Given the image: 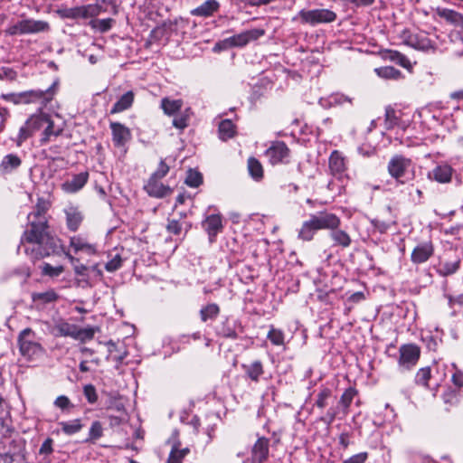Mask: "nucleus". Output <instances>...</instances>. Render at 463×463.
Here are the masks:
<instances>
[{
	"mask_svg": "<svg viewBox=\"0 0 463 463\" xmlns=\"http://www.w3.org/2000/svg\"><path fill=\"white\" fill-rule=\"evenodd\" d=\"M332 395V391L329 388L324 387L317 393L316 400V406L324 409L327 405V401Z\"/></svg>",
	"mask_w": 463,
	"mask_h": 463,
	"instance_id": "c03bdc74",
	"label": "nucleus"
},
{
	"mask_svg": "<svg viewBox=\"0 0 463 463\" xmlns=\"http://www.w3.org/2000/svg\"><path fill=\"white\" fill-rule=\"evenodd\" d=\"M64 268L61 265L52 266L49 263H44L42 267V273L52 278L60 276Z\"/></svg>",
	"mask_w": 463,
	"mask_h": 463,
	"instance_id": "de8ad7c7",
	"label": "nucleus"
},
{
	"mask_svg": "<svg viewBox=\"0 0 463 463\" xmlns=\"http://www.w3.org/2000/svg\"><path fill=\"white\" fill-rule=\"evenodd\" d=\"M59 426H61L62 432L66 435H73L79 432L83 427L80 419H74L68 421H61L59 422Z\"/></svg>",
	"mask_w": 463,
	"mask_h": 463,
	"instance_id": "2f4dec72",
	"label": "nucleus"
},
{
	"mask_svg": "<svg viewBox=\"0 0 463 463\" xmlns=\"http://www.w3.org/2000/svg\"><path fill=\"white\" fill-rule=\"evenodd\" d=\"M268 339L275 345H284V334L281 330L271 327L267 335Z\"/></svg>",
	"mask_w": 463,
	"mask_h": 463,
	"instance_id": "09e8293b",
	"label": "nucleus"
},
{
	"mask_svg": "<svg viewBox=\"0 0 463 463\" xmlns=\"http://www.w3.org/2000/svg\"><path fill=\"white\" fill-rule=\"evenodd\" d=\"M459 266L460 260L458 258L454 260L444 261L440 264L439 273L444 277L452 275L458 271Z\"/></svg>",
	"mask_w": 463,
	"mask_h": 463,
	"instance_id": "4c0bfd02",
	"label": "nucleus"
},
{
	"mask_svg": "<svg viewBox=\"0 0 463 463\" xmlns=\"http://www.w3.org/2000/svg\"><path fill=\"white\" fill-rule=\"evenodd\" d=\"M18 342L21 354L30 360L36 359L44 353L42 345L35 341L34 333L29 328L20 333Z\"/></svg>",
	"mask_w": 463,
	"mask_h": 463,
	"instance_id": "39448f33",
	"label": "nucleus"
},
{
	"mask_svg": "<svg viewBox=\"0 0 463 463\" xmlns=\"http://www.w3.org/2000/svg\"><path fill=\"white\" fill-rule=\"evenodd\" d=\"M70 247L75 253H84L91 256L96 254L97 247L95 244L89 241V240L81 235L73 236L70 240Z\"/></svg>",
	"mask_w": 463,
	"mask_h": 463,
	"instance_id": "2eb2a0df",
	"label": "nucleus"
},
{
	"mask_svg": "<svg viewBox=\"0 0 463 463\" xmlns=\"http://www.w3.org/2000/svg\"><path fill=\"white\" fill-rule=\"evenodd\" d=\"M442 399L445 403H454L457 400V395L454 391L449 390L442 395Z\"/></svg>",
	"mask_w": 463,
	"mask_h": 463,
	"instance_id": "69168bd1",
	"label": "nucleus"
},
{
	"mask_svg": "<svg viewBox=\"0 0 463 463\" xmlns=\"http://www.w3.org/2000/svg\"><path fill=\"white\" fill-rule=\"evenodd\" d=\"M54 405L61 410H64L71 406V401L67 396L60 395L54 401Z\"/></svg>",
	"mask_w": 463,
	"mask_h": 463,
	"instance_id": "052dcab7",
	"label": "nucleus"
},
{
	"mask_svg": "<svg viewBox=\"0 0 463 463\" xmlns=\"http://www.w3.org/2000/svg\"><path fill=\"white\" fill-rule=\"evenodd\" d=\"M330 174L335 178L342 180L346 176V159L341 152L334 150L328 159Z\"/></svg>",
	"mask_w": 463,
	"mask_h": 463,
	"instance_id": "9b49d317",
	"label": "nucleus"
},
{
	"mask_svg": "<svg viewBox=\"0 0 463 463\" xmlns=\"http://www.w3.org/2000/svg\"><path fill=\"white\" fill-rule=\"evenodd\" d=\"M83 392L90 403H95L98 400L96 389L92 384H87L83 388Z\"/></svg>",
	"mask_w": 463,
	"mask_h": 463,
	"instance_id": "864d4df0",
	"label": "nucleus"
},
{
	"mask_svg": "<svg viewBox=\"0 0 463 463\" xmlns=\"http://www.w3.org/2000/svg\"><path fill=\"white\" fill-rule=\"evenodd\" d=\"M49 29L50 25L45 21L24 19L9 26L5 32L10 35H15L43 33L49 31Z\"/></svg>",
	"mask_w": 463,
	"mask_h": 463,
	"instance_id": "423d86ee",
	"label": "nucleus"
},
{
	"mask_svg": "<svg viewBox=\"0 0 463 463\" xmlns=\"http://www.w3.org/2000/svg\"><path fill=\"white\" fill-rule=\"evenodd\" d=\"M266 156L272 165H276L288 157L289 149L284 142L276 141L267 149Z\"/></svg>",
	"mask_w": 463,
	"mask_h": 463,
	"instance_id": "4468645a",
	"label": "nucleus"
},
{
	"mask_svg": "<svg viewBox=\"0 0 463 463\" xmlns=\"http://www.w3.org/2000/svg\"><path fill=\"white\" fill-rule=\"evenodd\" d=\"M356 395V390L354 388L346 389L342 394L339 404L343 408L344 414H347L348 408L351 405L354 396Z\"/></svg>",
	"mask_w": 463,
	"mask_h": 463,
	"instance_id": "a19ab883",
	"label": "nucleus"
},
{
	"mask_svg": "<svg viewBox=\"0 0 463 463\" xmlns=\"http://www.w3.org/2000/svg\"><path fill=\"white\" fill-rule=\"evenodd\" d=\"M252 463H261L267 459L269 455V439L260 438L252 448Z\"/></svg>",
	"mask_w": 463,
	"mask_h": 463,
	"instance_id": "6ab92c4d",
	"label": "nucleus"
},
{
	"mask_svg": "<svg viewBox=\"0 0 463 463\" xmlns=\"http://www.w3.org/2000/svg\"><path fill=\"white\" fill-rule=\"evenodd\" d=\"M401 38L406 45L414 49L428 50L431 47L430 41L426 37L414 34L409 30H404L401 34Z\"/></svg>",
	"mask_w": 463,
	"mask_h": 463,
	"instance_id": "dca6fc26",
	"label": "nucleus"
},
{
	"mask_svg": "<svg viewBox=\"0 0 463 463\" xmlns=\"http://www.w3.org/2000/svg\"><path fill=\"white\" fill-rule=\"evenodd\" d=\"M336 415H337L336 410L335 409H330L326 412V416L324 418H322V420L325 421L327 424H331L335 420Z\"/></svg>",
	"mask_w": 463,
	"mask_h": 463,
	"instance_id": "338daca9",
	"label": "nucleus"
},
{
	"mask_svg": "<svg viewBox=\"0 0 463 463\" xmlns=\"http://www.w3.org/2000/svg\"><path fill=\"white\" fill-rule=\"evenodd\" d=\"M247 375L252 380L257 382L260 376L263 373L262 364L260 361H255L250 365L244 366Z\"/></svg>",
	"mask_w": 463,
	"mask_h": 463,
	"instance_id": "79ce46f5",
	"label": "nucleus"
},
{
	"mask_svg": "<svg viewBox=\"0 0 463 463\" xmlns=\"http://www.w3.org/2000/svg\"><path fill=\"white\" fill-rule=\"evenodd\" d=\"M248 170L250 176L256 180L260 181L263 177V168L259 160L254 157H250L248 160Z\"/></svg>",
	"mask_w": 463,
	"mask_h": 463,
	"instance_id": "e433bc0d",
	"label": "nucleus"
},
{
	"mask_svg": "<svg viewBox=\"0 0 463 463\" xmlns=\"http://www.w3.org/2000/svg\"><path fill=\"white\" fill-rule=\"evenodd\" d=\"M368 458L367 452H361L355 455H353L349 458L345 459L342 463H364Z\"/></svg>",
	"mask_w": 463,
	"mask_h": 463,
	"instance_id": "13d9d810",
	"label": "nucleus"
},
{
	"mask_svg": "<svg viewBox=\"0 0 463 463\" xmlns=\"http://www.w3.org/2000/svg\"><path fill=\"white\" fill-rule=\"evenodd\" d=\"M434 254V245L431 241L419 243L412 250L411 260L414 264H421L428 261Z\"/></svg>",
	"mask_w": 463,
	"mask_h": 463,
	"instance_id": "f8f14e48",
	"label": "nucleus"
},
{
	"mask_svg": "<svg viewBox=\"0 0 463 463\" xmlns=\"http://www.w3.org/2000/svg\"><path fill=\"white\" fill-rule=\"evenodd\" d=\"M57 90V82H53L52 85L45 90H32L20 93H10L2 95V99L14 104H28L40 101L43 106H46L51 100H52Z\"/></svg>",
	"mask_w": 463,
	"mask_h": 463,
	"instance_id": "7ed1b4c3",
	"label": "nucleus"
},
{
	"mask_svg": "<svg viewBox=\"0 0 463 463\" xmlns=\"http://www.w3.org/2000/svg\"><path fill=\"white\" fill-rule=\"evenodd\" d=\"M182 226L178 221H169L167 224V231L174 234H178L181 232Z\"/></svg>",
	"mask_w": 463,
	"mask_h": 463,
	"instance_id": "e2e57ef3",
	"label": "nucleus"
},
{
	"mask_svg": "<svg viewBox=\"0 0 463 463\" xmlns=\"http://www.w3.org/2000/svg\"><path fill=\"white\" fill-rule=\"evenodd\" d=\"M122 259L117 254L114 258H112L109 262H107L105 268L108 271L113 272L118 269L121 267Z\"/></svg>",
	"mask_w": 463,
	"mask_h": 463,
	"instance_id": "6e6d98bb",
	"label": "nucleus"
},
{
	"mask_svg": "<svg viewBox=\"0 0 463 463\" xmlns=\"http://www.w3.org/2000/svg\"><path fill=\"white\" fill-rule=\"evenodd\" d=\"M430 379V367L420 368L416 374V383L423 386H428L429 380Z\"/></svg>",
	"mask_w": 463,
	"mask_h": 463,
	"instance_id": "603ef678",
	"label": "nucleus"
},
{
	"mask_svg": "<svg viewBox=\"0 0 463 463\" xmlns=\"http://www.w3.org/2000/svg\"><path fill=\"white\" fill-rule=\"evenodd\" d=\"M235 135V126L230 119L222 120L219 125V137L222 140L232 138Z\"/></svg>",
	"mask_w": 463,
	"mask_h": 463,
	"instance_id": "f704fd0d",
	"label": "nucleus"
},
{
	"mask_svg": "<svg viewBox=\"0 0 463 463\" xmlns=\"http://www.w3.org/2000/svg\"><path fill=\"white\" fill-rule=\"evenodd\" d=\"M452 168L449 165H439L430 174L435 181L445 184L451 180Z\"/></svg>",
	"mask_w": 463,
	"mask_h": 463,
	"instance_id": "b1692460",
	"label": "nucleus"
},
{
	"mask_svg": "<svg viewBox=\"0 0 463 463\" xmlns=\"http://www.w3.org/2000/svg\"><path fill=\"white\" fill-rule=\"evenodd\" d=\"M89 175L82 172L75 175L71 180L66 181L61 184V188L66 193H75L80 190L87 183Z\"/></svg>",
	"mask_w": 463,
	"mask_h": 463,
	"instance_id": "aec40b11",
	"label": "nucleus"
},
{
	"mask_svg": "<svg viewBox=\"0 0 463 463\" xmlns=\"http://www.w3.org/2000/svg\"><path fill=\"white\" fill-rule=\"evenodd\" d=\"M112 140L116 146H124L131 137L130 130L121 123L111 122Z\"/></svg>",
	"mask_w": 463,
	"mask_h": 463,
	"instance_id": "a211bd4d",
	"label": "nucleus"
},
{
	"mask_svg": "<svg viewBox=\"0 0 463 463\" xmlns=\"http://www.w3.org/2000/svg\"><path fill=\"white\" fill-rule=\"evenodd\" d=\"M330 237L335 245L342 246L344 248L349 247L352 241L347 232L343 230H339L338 228L331 230Z\"/></svg>",
	"mask_w": 463,
	"mask_h": 463,
	"instance_id": "7c9ffc66",
	"label": "nucleus"
},
{
	"mask_svg": "<svg viewBox=\"0 0 463 463\" xmlns=\"http://www.w3.org/2000/svg\"><path fill=\"white\" fill-rule=\"evenodd\" d=\"M220 4L216 0H207L191 11L192 15L209 17L218 11Z\"/></svg>",
	"mask_w": 463,
	"mask_h": 463,
	"instance_id": "5701e85b",
	"label": "nucleus"
},
{
	"mask_svg": "<svg viewBox=\"0 0 463 463\" xmlns=\"http://www.w3.org/2000/svg\"><path fill=\"white\" fill-rule=\"evenodd\" d=\"M114 22L115 21L112 18L93 19L90 22V25L94 30H97L100 33H105L111 29Z\"/></svg>",
	"mask_w": 463,
	"mask_h": 463,
	"instance_id": "ea45409f",
	"label": "nucleus"
},
{
	"mask_svg": "<svg viewBox=\"0 0 463 463\" xmlns=\"http://www.w3.org/2000/svg\"><path fill=\"white\" fill-rule=\"evenodd\" d=\"M146 192L154 197H164L171 193V189L168 186L164 185L159 182V179L150 177L147 184L145 186Z\"/></svg>",
	"mask_w": 463,
	"mask_h": 463,
	"instance_id": "4be33fe9",
	"label": "nucleus"
},
{
	"mask_svg": "<svg viewBox=\"0 0 463 463\" xmlns=\"http://www.w3.org/2000/svg\"><path fill=\"white\" fill-rule=\"evenodd\" d=\"M203 182L202 175L194 170L190 169L185 178V184L190 187H198Z\"/></svg>",
	"mask_w": 463,
	"mask_h": 463,
	"instance_id": "49530a36",
	"label": "nucleus"
},
{
	"mask_svg": "<svg viewBox=\"0 0 463 463\" xmlns=\"http://www.w3.org/2000/svg\"><path fill=\"white\" fill-rule=\"evenodd\" d=\"M190 109H187L184 113L175 117L173 120V126L179 129H184L188 126Z\"/></svg>",
	"mask_w": 463,
	"mask_h": 463,
	"instance_id": "3c124183",
	"label": "nucleus"
},
{
	"mask_svg": "<svg viewBox=\"0 0 463 463\" xmlns=\"http://www.w3.org/2000/svg\"><path fill=\"white\" fill-rule=\"evenodd\" d=\"M21 165V159L14 154H9L2 160V170L11 171Z\"/></svg>",
	"mask_w": 463,
	"mask_h": 463,
	"instance_id": "37998d69",
	"label": "nucleus"
},
{
	"mask_svg": "<svg viewBox=\"0 0 463 463\" xmlns=\"http://www.w3.org/2000/svg\"><path fill=\"white\" fill-rule=\"evenodd\" d=\"M384 59L393 61L405 69L410 70L411 68L409 59L397 51H386L384 52Z\"/></svg>",
	"mask_w": 463,
	"mask_h": 463,
	"instance_id": "c85d7f7f",
	"label": "nucleus"
},
{
	"mask_svg": "<svg viewBox=\"0 0 463 463\" xmlns=\"http://www.w3.org/2000/svg\"><path fill=\"white\" fill-rule=\"evenodd\" d=\"M203 227L211 238L215 237L222 230V216L220 214L207 216L203 222Z\"/></svg>",
	"mask_w": 463,
	"mask_h": 463,
	"instance_id": "412c9836",
	"label": "nucleus"
},
{
	"mask_svg": "<svg viewBox=\"0 0 463 463\" xmlns=\"http://www.w3.org/2000/svg\"><path fill=\"white\" fill-rule=\"evenodd\" d=\"M64 16L71 19L82 18V7L77 6L65 11Z\"/></svg>",
	"mask_w": 463,
	"mask_h": 463,
	"instance_id": "bf43d9fd",
	"label": "nucleus"
},
{
	"mask_svg": "<svg viewBox=\"0 0 463 463\" xmlns=\"http://www.w3.org/2000/svg\"><path fill=\"white\" fill-rule=\"evenodd\" d=\"M33 300H41L44 303L55 301L58 298V295L54 290H47L45 292L35 293L33 296Z\"/></svg>",
	"mask_w": 463,
	"mask_h": 463,
	"instance_id": "8fccbe9b",
	"label": "nucleus"
},
{
	"mask_svg": "<svg viewBox=\"0 0 463 463\" xmlns=\"http://www.w3.org/2000/svg\"><path fill=\"white\" fill-rule=\"evenodd\" d=\"M220 313V308L218 305L212 303L203 307L200 310V317L202 321L206 322L209 319L215 318Z\"/></svg>",
	"mask_w": 463,
	"mask_h": 463,
	"instance_id": "58836bf2",
	"label": "nucleus"
},
{
	"mask_svg": "<svg viewBox=\"0 0 463 463\" xmlns=\"http://www.w3.org/2000/svg\"><path fill=\"white\" fill-rule=\"evenodd\" d=\"M452 382L455 385L458 387H463V372L456 369L455 373L452 375Z\"/></svg>",
	"mask_w": 463,
	"mask_h": 463,
	"instance_id": "0e129e2a",
	"label": "nucleus"
},
{
	"mask_svg": "<svg viewBox=\"0 0 463 463\" xmlns=\"http://www.w3.org/2000/svg\"><path fill=\"white\" fill-rule=\"evenodd\" d=\"M43 129V142L50 140L52 137H57L61 132V128L55 126L51 118L43 112L32 115L25 122L24 126L20 128V137L23 139L32 136L36 131Z\"/></svg>",
	"mask_w": 463,
	"mask_h": 463,
	"instance_id": "f03ea898",
	"label": "nucleus"
},
{
	"mask_svg": "<svg viewBox=\"0 0 463 463\" xmlns=\"http://www.w3.org/2000/svg\"><path fill=\"white\" fill-rule=\"evenodd\" d=\"M317 231L319 230L317 229L316 222L310 216V218L307 221H305L302 223L301 228L298 232V238L307 241H311Z\"/></svg>",
	"mask_w": 463,
	"mask_h": 463,
	"instance_id": "a878e982",
	"label": "nucleus"
},
{
	"mask_svg": "<svg viewBox=\"0 0 463 463\" xmlns=\"http://www.w3.org/2000/svg\"><path fill=\"white\" fill-rule=\"evenodd\" d=\"M52 439H46L44 442L42 444L39 453L49 455L52 452Z\"/></svg>",
	"mask_w": 463,
	"mask_h": 463,
	"instance_id": "680f3d73",
	"label": "nucleus"
},
{
	"mask_svg": "<svg viewBox=\"0 0 463 463\" xmlns=\"http://www.w3.org/2000/svg\"><path fill=\"white\" fill-rule=\"evenodd\" d=\"M265 31L263 29L255 28L244 31L241 33L235 34L223 40L224 48L242 47L251 41H255L263 36Z\"/></svg>",
	"mask_w": 463,
	"mask_h": 463,
	"instance_id": "6e6552de",
	"label": "nucleus"
},
{
	"mask_svg": "<svg viewBox=\"0 0 463 463\" xmlns=\"http://www.w3.org/2000/svg\"><path fill=\"white\" fill-rule=\"evenodd\" d=\"M189 452L190 449L188 448L179 449L178 444L175 443L169 454L167 463H182Z\"/></svg>",
	"mask_w": 463,
	"mask_h": 463,
	"instance_id": "473e14b6",
	"label": "nucleus"
},
{
	"mask_svg": "<svg viewBox=\"0 0 463 463\" xmlns=\"http://www.w3.org/2000/svg\"><path fill=\"white\" fill-rule=\"evenodd\" d=\"M51 333L56 337H71L75 340L84 341L91 339L95 332L93 328H80L75 324L59 318L52 326Z\"/></svg>",
	"mask_w": 463,
	"mask_h": 463,
	"instance_id": "20e7f679",
	"label": "nucleus"
},
{
	"mask_svg": "<svg viewBox=\"0 0 463 463\" xmlns=\"http://www.w3.org/2000/svg\"><path fill=\"white\" fill-rule=\"evenodd\" d=\"M135 94L129 90L123 94L118 100L113 105L110 113L116 114L129 109L134 102Z\"/></svg>",
	"mask_w": 463,
	"mask_h": 463,
	"instance_id": "393cba45",
	"label": "nucleus"
},
{
	"mask_svg": "<svg viewBox=\"0 0 463 463\" xmlns=\"http://www.w3.org/2000/svg\"><path fill=\"white\" fill-rule=\"evenodd\" d=\"M300 19L301 23L315 25L332 23L336 19L335 12L329 9L301 10L293 20Z\"/></svg>",
	"mask_w": 463,
	"mask_h": 463,
	"instance_id": "0eeeda50",
	"label": "nucleus"
},
{
	"mask_svg": "<svg viewBox=\"0 0 463 463\" xmlns=\"http://www.w3.org/2000/svg\"><path fill=\"white\" fill-rule=\"evenodd\" d=\"M399 364L406 369L413 367L420 355V347L413 344L403 345L399 350Z\"/></svg>",
	"mask_w": 463,
	"mask_h": 463,
	"instance_id": "9d476101",
	"label": "nucleus"
},
{
	"mask_svg": "<svg viewBox=\"0 0 463 463\" xmlns=\"http://www.w3.org/2000/svg\"><path fill=\"white\" fill-rule=\"evenodd\" d=\"M318 230H335L340 226V218L335 213L320 212L311 215Z\"/></svg>",
	"mask_w": 463,
	"mask_h": 463,
	"instance_id": "ddd939ff",
	"label": "nucleus"
},
{
	"mask_svg": "<svg viewBox=\"0 0 463 463\" xmlns=\"http://www.w3.org/2000/svg\"><path fill=\"white\" fill-rule=\"evenodd\" d=\"M183 106L182 99H171L169 98H164L161 100V109L165 114L168 116L175 115L178 112Z\"/></svg>",
	"mask_w": 463,
	"mask_h": 463,
	"instance_id": "cd10ccee",
	"label": "nucleus"
},
{
	"mask_svg": "<svg viewBox=\"0 0 463 463\" xmlns=\"http://www.w3.org/2000/svg\"><path fill=\"white\" fill-rule=\"evenodd\" d=\"M436 13L439 17L444 18L448 22L455 24H463V15L456 11L447 8H438Z\"/></svg>",
	"mask_w": 463,
	"mask_h": 463,
	"instance_id": "c756f323",
	"label": "nucleus"
},
{
	"mask_svg": "<svg viewBox=\"0 0 463 463\" xmlns=\"http://www.w3.org/2000/svg\"><path fill=\"white\" fill-rule=\"evenodd\" d=\"M82 19L95 18L103 13L117 14V7L110 0H98L95 3L81 5Z\"/></svg>",
	"mask_w": 463,
	"mask_h": 463,
	"instance_id": "1a4fd4ad",
	"label": "nucleus"
},
{
	"mask_svg": "<svg viewBox=\"0 0 463 463\" xmlns=\"http://www.w3.org/2000/svg\"><path fill=\"white\" fill-rule=\"evenodd\" d=\"M374 71L380 78L386 80H398L402 77L401 71L392 66L375 68Z\"/></svg>",
	"mask_w": 463,
	"mask_h": 463,
	"instance_id": "72a5a7b5",
	"label": "nucleus"
},
{
	"mask_svg": "<svg viewBox=\"0 0 463 463\" xmlns=\"http://www.w3.org/2000/svg\"><path fill=\"white\" fill-rule=\"evenodd\" d=\"M411 160L402 156H393L388 164V172L395 179L404 175L405 171L411 165Z\"/></svg>",
	"mask_w": 463,
	"mask_h": 463,
	"instance_id": "f3484780",
	"label": "nucleus"
},
{
	"mask_svg": "<svg viewBox=\"0 0 463 463\" xmlns=\"http://www.w3.org/2000/svg\"><path fill=\"white\" fill-rule=\"evenodd\" d=\"M48 203L40 200L36 209L28 214L29 224L24 231L20 249L33 260H38L57 252L61 247L60 240L48 232L45 213Z\"/></svg>",
	"mask_w": 463,
	"mask_h": 463,
	"instance_id": "f257e3e1",
	"label": "nucleus"
},
{
	"mask_svg": "<svg viewBox=\"0 0 463 463\" xmlns=\"http://www.w3.org/2000/svg\"><path fill=\"white\" fill-rule=\"evenodd\" d=\"M345 102L351 103V99L340 93H335L330 95L327 99H320V104L323 107L343 105Z\"/></svg>",
	"mask_w": 463,
	"mask_h": 463,
	"instance_id": "c9c22d12",
	"label": "nucleus"
},
{
	"mask_svg": "<svg viewBox=\"0 0 463 463\" xmlns=\"http://www.w3.org/2000/svg\"><path fill=\"white\" fill-rule=\"evenodd\" d=\"M103 435V428L99 421L96 420L93 421L90 430H89V437L86 439V441H95L98 439H99Z\"/></svg>",
	"mask_w": 463,
	"mask_h": 463,
	"instance_id": "a18cd8bd",
	"label": "nucleus"
},
{
	"mask_svg": "<svg viewBox=\"0 0 463 463\" xmlns=\"http://www.w3.org/2000/svg\"><path fill=\"white\" fill-rule=\"evenodd\" d=\"M22 447L23 446H22L21 442L16 443L14 446V449L12 452H6L5 454L4 460L5 462H12L16 458L21 457L22 456Z\"/></svg>",
	"mask_w": 463,
	"mask_h": 463,
	"instance_id": "5fc2aeb1",
	"label": "nucleus"
},
{
	"mask_svg": "<svg viewBox=\"0 0 463 463\" xmlns=\"http://www.w3.org/2000/svg\"><path fill=\"white\" fill-rule=\"evenodd\" d=\"M65 213L68 228L71 231L75 232L82 221V215L80 212L77 208L69 207L65 210Z\"/></svg>",
	"mask_w": 463,
	"mask_h": 463,
	"instance_id": "bb28decb",
	"label": "nucleus"
},
{
	"mask_svg": "<svg viewBox=\"0 0 463 463\" xmlns=\"http://www.w3.org/2000/svg\"><path fill=\"white\" fill-rule=\"evenodd\" d=\"M169 171L168 165L162 160L159 163L157 170L151 175V177H155L156 179H162Z\"/></svg>",
	"mask_w": 463,
	"mask_h": 463,
	"instance_id": "4d7b16f0",
	"label": "nucleus"
},
{
	"mask_svg": "<svg viewBox=\"0 0 463 463\" xmlns=\"http://www.w3.org/2000/svg\"><path fill=\"white\" fill-rule=\"evenodd\" d=\"M339 444L344 448L346 449L350 444V437L349 434L346 432L341 433L339 436Z\"/></svg>",
	"mask_w": 463,
	"mask_h": 463,
	"instance_id": "774afa93",
	"label": "nucleus"
}]
</instances>
